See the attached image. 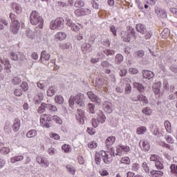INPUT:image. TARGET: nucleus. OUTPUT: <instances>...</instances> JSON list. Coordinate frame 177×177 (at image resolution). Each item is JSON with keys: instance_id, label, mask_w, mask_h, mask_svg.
<instances>
[{"instance_id": "f257e3e1", "label": "nucleus", "mask_w": 177, "mask_h": 177, "mask_svg": "<svg viewBox=\"0 0 177 177\" xmlns=\"http://www.w3.org/2000/svg\"><path fill=\"white\" fill-rule=\"evenodd\" d=\"M10 19L11 20L10 31L14 34V35H16V34L19 32V30H20V22L17 20V17L13 13L10 14Z\"/></svg>"}, {"instance_id": "f03ea898", "label": "nucleus", "mask_w": 177, "mask_h": 177, "mask_svg": "<svg viewBox=\"0 0 177 177\" xmlns=\"http://www.w3.org/2000/svg\"><path fill=\"white\" fill-rule=\"evenodd\" d=\"M30 20L31 24L37 26L39 24V28H42L44 26V19L42 17L39 16V14L37 11H32L30 16Z\"/></svg>"}, {"instance_id": "7ed1b4c3", "label": "nucleus", "mask_w": 177, "mask_h": 177, "mask_svg": "<svg viewBox=\"0 0 177 177\" xmlns=\"http://www.w3.org/2000/svg\"><path fill=\"white\" fill-rule=\"evenodd\" d=\"M100 154L105 164H110L113 161V158L115 157V155L114 153V148H111L110 152L101 151Z\"/></svg>"}, {"instance_id": "20e7f679", "label": "nucleus", "mask_w": 177, "mask_h": 177, "mask_svg": "<svg viewBox=\"0 0 177 177\" xmlns=\"http://www.w3.org/2000/svg\"><path fill=\"white\" fill-rule=\"evenodd\" d=\"M63 26H64V19L62 17H59L54 21H51L50 28L51 30H62Z\"/></svg>"}, {"instance_id": "39448f33", "label": "nucleus", "mask_w": 177, "mask_h": 177, "mask_svg": "<svg viewBox=\"0 0 177 177\" xmlns=\"http://www.w3.org/2000/svg\"><path fill=\"white\" fill-rule=\"evenodd\" d=\"M52 121V118L49 114H44L40 119V122L41 125L45 127L46 128H50L51 124L50 122Z\"/></svg>"}, {"instance_id": "423d86ee", "label": "nucleus", "mask_w": 177, "mask_h": 177, "mask_svg": "<svg viewBox=\"0 0 177 177\" xmlns=\"http://www.w3.org/2000/svg\"><path fill=\"white\" fill-rule=\"evenodd\" d=\"M87 96L91 100V102H94L95 103H97V104L100 105V104L102 103V100H100V98L98 97L92 91L87 92Z\"/></svg>"}, {"instance_id": "0eeeda50", "label": "nucleus", "mask_w": 177, "mask_h": 177, "mask_svg": "<svg viewBox=\"0 0 177 177\" xmlns=\"http://www.w3.org/2000/svg\"><path fill=\"white\" fill-rule=\"evenodd\" d=\"M75 97V103L77 104L80 107H85V102H84V94L79 93Z\"/></svg>"}, {"instance_id": "6e6552de", "label": "nucleus", "mask_w": 177, "mask_h": 177, "mask_svg": "<svg viewBox=\"0 0 177 177\" xmlns=\"http://www.w3.org/2000/svg\"><path fill=\"white\" fill-rule=\"evenodd\" d=\"M37 162L38 164H41V167H49V162L46 158H44L43 156H37L36 158Z\"/></svg>"}, {"instance_id": "1a4fd4ad", "label": "nucleus", "mask_w": 177, "mask_h": 177, "mask_svg": "<svg viewBox=\"0 0 177 177\" xmlns=\"http://www.w3.org/2000/svg\"><path fill=\"white\" fill-rule=\"evenodd\" d=\"M122 39L124 42H131V34L128 31H122Z\"/></svg>"}, {"instance_id": "9d476101", "label": "nucleus", "mask_w": 177, "mask_h": 177, "mask_svg": "<svg viewBox=\"0 0 177 177\" xmlns=\"http://www.w3.org/2000/svg\"><path fill=\"white\" fill-rule=\"evenodd\" d=\"M76 120L80 122V124H84V112L80 109H77V115H76Z\"/></svg>"}, {"instance_id": "9b49d317", "label": "nucleus", "mask_w": 177, "mask_h": 177, "mask_svg": "<svg viewBox=\"0 0 177 177\" xmlns=\"http://www.w3.org/2000/svg\"><path fill=\"white\" fill-rule=\"evenodd\" d=\"M113 104L110 102H106L105 104H104V110L108 114L113 113Z\"/></svg>"}, {"instance_id": "f8f14e48", "label": "nucleus", "mask_w": 177, "mask_h": 177, "mask_svg": "<svg viewBox=\"0 0 177 177\" xmlns=\"http://www.w3.org/2000/svg\"><path fill=\"white\" fill-rule=\"evenodd\" d=\"M45 111H57V108L50 104L42 103Z\"/></svg>"}, {"instance_id": "ddd939ff", "label": "nucleus", "mask_w": 177, "mask_h": 177, "mask_svg": "<svg viewBox=\"0 0 177 177\" xmlns=\"http://www.w3.org/2000/svg\"><path fill=\"white\" fill-rule=\"evenodd\" d=\"M142 76L143 78L150 80L151 78H153L154 77V73L151 71L144 70L142 71Z\"/></svg>"}, {"instance_id": "4468645a", "label": "nucleus", "mask_w": 177, "mask_h": 177, "mask_svg": "<svg viewBox=\"0 0 177 177\" xmlns=\"http://www.w3.org/2000/svg\"><path fill=\"white\" fill-rule=\"evenodd\" d=\"M139 146L142 150H145V151H149L150 150V144L147 142V141H140L139 142Z\"/></svg>"}, {"instance_id": "2eb2a0df", "label": "nucleus", "mask_w": 177, "mask_h": 177, "mask_svg": "<svg viewBox=\"0 0 177 177\" xmlns=\"http://www.w3.org/2000/svg\"><path fill=\"white\" fill-rule=\"evenodd\" d=\"M44 100V94L42 93H37L35 97V104H39Z\"/></svg>"}, {"instance_id": "dca6fc26", "label": "nucleus", "mask_w": 177, "mask_h": 177, "mask_svg": "<svg viewBox=\"0 0 177 177\" xmlns=\"http://www.w3.org/2000/svg\"><path fill=\"white\" fill-rule=\"evenodd\" d=\"M133 85L134 88H136V89H137L140 93H143V92H145V86L143 84L139 82H134Z\"/></svg>"}, {"instance_id": "f3484780", "label": "nucleus", "mask_w": 177, "mask_h": 177, "mask_svg": "<svg viewBox=\"0 0 177 177\" xmlns=\"http://www.w3.org/2000/svg\"><path fill=\"white\" fill-rule=\"evenodd\" d=\"M81 48L83 53H85L88 50V52H90V50H92V46H91V44L88 43H84L82 45Z\"/></svg>"}, {"instance_id": "a211bd4d", "label": "nucleus", "mask_w": 177, "mask_h": 177, "mask_svg": "<svg viewBox=\"0 0 177 177\" xmlns=\"http://www.w3.org/2000/svg\"><path fill=\"white\" fill-rule=\"evenodd\" d=\"M12 129L15 132H17L19 131V129H20V120L19 119L17 118L14 120Z\"/></svg>"}, {"instance_id": "6ab92c4d", "label": "nucleus", "mask_w": 177, "mask_h": 177, "mask_svg": "<svg viewBox=\"0 0 177 177\" xmlns=\"http://www.w3.org/2000/svg\"><path fill=\"white\" fill-rule=\"evenodd\" d=\"M136 30L141 34H146V28L145 27V25L142 24L136 25Z\"/></svg>"}, {"instance_id": "aec40b11", "label": "nucleus", "mask_w": 177, "mask_h": 177, "mask_svg": "<svg viewBox=\"0 0 177 177\" xmlns=\"http://www.w3.org/2000/svg\"><path fill=\"white\" fill-rule=\"evenodd\" d=\"M160 89H161V82H158L153 86V91L154 92L155 95H158V93H160Z\"/></svg>"}, {"instance_id": "412c9836", "label": "nucleus", "mask_w": 177, "mask_h": 177, "mask_svg": "<svg viewBox=\"0 0 177 177\" xmlns=\"http://www.w3.org/2000/svg\"><path fill=\"white\" fill-rule=\"evenodd\" d=\"M56 93V86H50L47 91V96L52 97Z\"/></svg>"}, {"instance_id": "4be33fe9", "label": "nucleus", "mask_w": 177, "mask_h": 177, "mask_svg": "<svg viewBox=\"0 0 177 177\" xmlns=\"http://www.w3.org/2000/svg\"><path fill=\"white\" fill-rule=\"evenodd\" d=\"M18 55L19 56V59L18 60L20 64H23L24 62V60H27V62H31V59H27V57H26V55H24V53L21 52H18Z\"/></svg>"}, {"instance_id": "5701e85b", "label": "nucleus", "mask_w": 177, "mask_h": 177, "mask_svg": "<svg viewBox=\"0 0 177 177\" xmlns=\"http://www.w3.org/2000/svg\"><path fill=\"white\" fill-rule=\"evenodd\" d=\"M67 35L63 32H59L55 35L56 39H59V41H63V39H66Z\"/></svg>"}, {"instance_id": "b1692460", "label": "nucleus", "mask_w": 177, "mask_h": 177, "mask_svg": "<svg viewBox=\"0 0 177 177\" xmlns=\"http://www.w3.org/2000/svg\"><path fill=\"white\" fill-rule=\"evenodd\" d=\"M122 62H124V56L121 54H117L115 58V63H116V64H121Z\"/></svg>"}, {"instance_id": "393cba45", "label": "nucleus", "mask_w": 177, "mask_h": 177, "mask_svg": "<svg viewBox=\"0 0 177 177\" xmlns=\"http://www.w3.org/2000/svg\"><path fill=\"white\" fill-rule=\"evenodd\" d=\"M12 6L13 10H15L17 15L21 13V7L18 3H13Z\"/></svg>"}, {"instance_id": "a878e982", "label": "nucleus", "mask_w": 177, "mask_h": 177, "mask_svg": "<svg viewBox=\"0 0 177 177\" xmlns=\"http://www.w3.org/2000/svg\"><path fill=\"white\" fill-rule=\"evenodd\" d=\"M98 121L101 122V124H103L106 121V116L104 115V113H103V111H100L98 112Z\"/></svg>"}, {"instance_id": "bb28decb", "label": "nucleus", "mask_w": 177, "mask_h": 177, "mask_svg": "<svg viewBox=\"0 0 177 177\" xmlns=\"http://www.w3.org/2000/svg\"><path fill=\"white\" fill-rule=\"evenodd\" d=\"M37 133H38L37 132V130H35V129L30 130L29 131L27 132L26 136L28 138H35V136H37Z\"/></svg>"}, {"instance_id": "cd10ccee", "label": "nucleus", "mask_w": 177, "mask_h": 177, "mask_svg": "<svg viewBox=\"0 0 177 177\" xmlns=\"http://www.w3.org/2000/svg\"><path fill=\"white\" fill-rule=\"evenodd\" d=\"M151 175L152 177H160L162 176V175H164V173L161 171H151Z\"/></svg>"}, {"instance_id": "c85d7f7f", "label": "nucleus", "mask_w": 177, "mask_h": 177, "mask_svg": "<svg viewBox=\"0 0 177 177\" xmlns=\"http://www.w3.org/2000/svg\"><path fill=\"white\" fill-rule=\"evenodd\" d=\"M10 57L12 60H14V62L19 61V53L11 52L10 53Z\"/></svg>"}, {"instance_id": "c756f323", "label": "nucleus", "mask_w": 177, "mask_h": 177, "mask_svg": "<svg viewBox=\"0 0 177 177\" xmlns=\"http://www.w3.org/2000/svg\"><path fill=\"white\" fill-rule=\"evenodd\" d=\"M11 82L14 85H19L21 84V79L19 76H16L12 79Z\"/></svg>"}, {"instance_id": "7c9ffc66", "label": "nucleus", "mask_w": 177, "mask_h": 177, "mask_svg": "<svg viewBox=\"0 0 177 177\" xmlns=\"http://www.w3.org/2000/svg\"><path fill=\"white\" fill-rule=\"evenodd\" d=\"M44 59V60H49V59H50V55L48 53H46V51L44 50L41 52V59Z\"/></svg>"}, {"instance_id": "2f4dec72", "label": "nucleus", "mask_w": 177, "mask_h": 177, "mask_svg": "<svg viewBox=\"0 0 177 177\" xmlns=\"http://www.w3.org/2000/svg\"><path fill=\"white\" fill-rule=\"evenodd\" d=\"M95 84L98 88H100L104 85V79L103 78H97L95 80Z\"/></svg>"}, {"instance_id": "473e14b6", "label": "nucleus", "mask_w": 177, "mask_h": 177, "mask_svg": "<svg viewBox=\"0 0 177 177\" xmlns=\"http://www.w3.org/2000/svg\"><path fill=\"white\" fill-rule=\"evenodd\" d=\"M55 102L57 103L58 104H63L64 102V99L62 95H57L55 97Z\"/></svg>"}, {"instance_id": "72a5a7b5", "label": "nucleus", "mask_w": 177, "mask_h": 177, "mask_svg": "<svg viewBox=\"0 0 177 177\" xmlns=\"http://www.w3.org/2000/svg\"><path fill=\"white\" fill-rule=\"evenodd\" d=\"M115 142V137L110 136L106 139V146H110L111 143H114Z\"/></svg>"}, {"instance_id": "f704fd0d", "label": "nucleus", "mask_w": 177, "mask_h": 177, "mask_svg": "<svg viewBox=\"0 0 177 177\" xmlns=\"http://www.w3.org/2000/svg\"><path fill=\"white\" fill-rule=\"evenodd\" d=\"M26 35L28 38H30V39H34L35 37V35H34V32L30 29H27Z\"/></svg>"}, {"instance_id": "c9c22d12", "label": "nucleus", "mask_w": 177, "mask_h": 177, "mask_svg": "<svg viewBox=\"0 0 177 177\" xmlns=\"http://www.w3.org/2000/svg\"><path fill=\"white\" fill-rule=\"evenodd\" d=\"M120 164H126L127 165H129L131 164V159L129 157H124L120 160Z\"/></svg>"}, {"instance_id": "e433bc0d", "label": "nucleus", "mask_w": 177, "mask_h": 177, "mask_svg": "<svg viewBox=\"0 0 177 177\" xmlns=\"http://www.w3.org/2000/svg\"><path fill=\"white\" fill-rule=\"evenodd\" d=\"M146 131H147V129L146 128V127H140L138 128L137 133L138 135H143V133H145Z\"/></svg>"}, {"instance_id": "4c0bfd02", "label": "nucleus", "mask_w": 177, "mask_h": 177, "mask_svg": "<svg viewBox=\"0 0 177 177\" xmlns=\"http://www.w3.org/2000/svg\"><path fill=\"white\" fill-rule=\"evenodd\" d=\"M75 8H83L85 6V3L82 0H77L75 3Z\"/></svg>"}, {"instance_id": "58836bf2", "label": "nucleus", "mask_w": 177, "mask_h": 177, "mask_svg": "<svg viewBox=\"0 0 177 177\" xmlns=\"http://www.w3.org/2000/svg\"><path fill=\"white\" fill-rule=\"evenodd\" d=\"M66 169L68 172H70L71 174H72V175H75V168H74V167L70 165H67Z\"/></svg>"}, {"instance_id": "ea45409f", "label": "nucleus", "mask_w": 177, "mask_h": 177, "mask_svg": "<svg viewBox=\"0 0 177 177\" xmlns=\"http://www.w3.org/2000/svg\"><path fill=\"white\" fill-rule=\"evenodd\" d=\"M24 156H15L14 158H12L10 161L11 162H16V161H21V160H24Z\"/></svg>"}, {"instance_id": "a19ab883", "label": "nucleus", "mask_w": 177, "mask_h": 177, "mask_svg": "<svg viewBox=\"0 0 177 177\" xmlns=\"http://www.w3.org/2000/svg\"><path fill=\"white\" fill-rule=\"evenodd\" d=\"M128 32H131V35L134 37V38H136V31L135 30V28H133L132 26H128L127 27Z\"/></svg>"}, {"instance_id": "79ce46f5", "label": "nucleus", "mask_w": 177, "mask_h": 177, "mask_svg": "<svg viewBox=\"0 0 177 177\" xmlns=\"http://www.w3.org/2000/svg\"><path fill=\"white\" fill-rule=\"evenodd\" d=\"M88 107L89 113H91V114H95V105L93 104L89 103L88 104Z\"/></svg>"}, {"instance_id": "37998d69", "label": "nucleus", "mask_w": 177, "mask_h": 177, "mask_svg": "<svg viewBox=\"0 0 177 177\" xmlns=\"http://www.w3.org/2000/svg\"><path fill=\"white\" fill-rule=\"evenodd\" d=\"M103 53L106 55V56H113L115 53V51L114 50H109L106 49L103 51Z\"/></svg>"}, {"instance_id": "c03bdc74", "label": "nucleus", "mask_w": 177, "mask_h": 177, "mask_svg": "<svg viewBox=\"0 0 177 177\" xmlns=\"http://www.w3.org/2000/svg\"><path fill=\"white\" fill-rule=\"evenodd\" d=\"M142 113L145 114L146 115H151V109L149 107H147L145 109H142Z\"/></svg>"}, {"instance_id": "a18cd8bd", "label": "nucleus", "mask_w": 177, "mask_h": 177, "mask_svg": "<svg viewBox=\"0 0 177 177\" xmlns=\"http://www.w3.org/2000/svg\"><path fill=\"white\" fill-rule=\"evenodd\" d=\"M0 151L1 154H8V153H10V149L3 147L1 149Z\"/></svg>"}, {"instance_id": "49530a36", "label": "nucleus", "mask_w": 177, "mask_h": 177, "mask_svg": "<svg viewBox=\"0 0 177 177\" xmlns=\"http://www.w3.org/2000/svg\"><path fill=\"white\" fill-rule=\"evenodd\" d=\"M95 161L97 165H100V161H102V159L100 158V153H96Z\"/></svg>"}, {"instance_id": "de8ad7c7", "label": "nucleus", "mask_w": 177, "mask_h": 177, "mask_svg": "<svg viewBox=\"0 0 177 177\" xmlns=\"http://www.w3.org/2000/svg\"><path fill=\"white\" fill-rule=\"evenodd\" d=\"M53 121L57 122V124H59V125L62 124V123L63 122L62 119H60V118H59L57 115H53Z\"/></svg>"}, {"instance_id": "09e8293b", "label": "nucleus", "mask_w": 177, "mask_h": 177, "mask_svg": "<svg viewBox=\"0 0 177 177\" xmlns=\"http://www.w3.org/2000/svg\"><path fill=\"white\" fill-rule=\"evenodd\" d=\"M110 66V63H109V62L107 61H103L102 62H101V67H102L103 68H109Z\"/></svg>"}, {"instance_id": "8fccbe9b", "label": "nucleus", "mask_w": 177, "mask_h": 177, "mask_svg": "<svg viewBox=\"0 0 177 177\" xmlns=\"http://www.w3.org/2000/svg\"><path fill=\"white\" fill-rule=\"evenodd\" d=\"M162 12H165V10L160 8V7H156L155 8V13L158 15L160 16V15H162Z\"/></svg>"}, {"instance_id": "3c124183", "label": "nucleus", "mask_w": 177, "mask_h": 177, "mask_svg": "<svg viewBox=\"0 0 177 177\" xmlns=\"http://www.w3.org/2000/svg\"><path fill=\"white\" fill-rule=\"evenodd\" d=\"M136 56H138V57H143L145 56V51L142 50H140L138 51H136L135 53Z\"/></svg>"}, {"instance_id": "603ef678", "label": "nucleus", "mask_w": 177, "mask_h": 177, "mask_svg": "<svg viewBox=\"0 0 177 177\" xmlns=\"http://www.w3.org/2000/svg\"><path fill=\"white\" fill-rule=\"evenodd\" d=\"M21 88L23 89V91H24V92H26L28 91V84H27V82H24L21 84Z\"/></svg>"}, {"instance_id": "864d4df0", "label": "nucleus", "mask_w": 177, "mask_h": 177, "mask_svg": "<svg viewBox=\"0 0 177 177\" xmlns=\"http://www.w3.org/2000/svg\"><path fill=\"white\" fill-rule=\"evenodd\" d=\"M75 102V96H71L69 99L70 107L73 108L74 106Z\"/></svg>"}, {"instance_id": "5fc2aeb1", "label": "nucleus", "mask_w": 177, "mask_h": 177, "mask_svg": "<svg viewBox=\"0 0 177 177\" xmlns=\"http://www.w3.org/2000/svg\"><path fill=\"white\" fill-rule=\"evenodd\" d=\"M155 166L157 169H162V168H164V165H162V163H161V162L158 160L155 162Z\"/></svg>"}, {"instance_id": "6e6d98bb", "label": "nucleus", "mask_w": 177, "mask_h": 177, "mask_svg": "<svg viewBox=\"0 0 177 177\" xmlns=\"http://www.w3.org/2000/svg\"><path fill=\"white\" fill-rule=\"evenodd\" d=\"M14 95L19 97L21 96V95H23V91L21 89L17 88L14 91Z\"/></svg>"}, {"instance_id": "4d7b16f0", "label": "nucleus", "mask_w": 177, "mask_h": 177, "mask_svg": "<svg viewBox=\"0 0 177 177\" xmlns=\"http://www.w3.org/2000/svg\"><path fill=\"white\" fill-rule=\"evenodd\" d=\"M145 39H150L151 38V36L153 35V33H151V31H147L145 32Z\"/></svg>"}, {"instance_id": "13d9d810", "label": "nucleus", "mask_w": 177, "mask_h": 177, "mask_svg": "<svg viewBox=\"0 0 177 177\" xmlns=\"http://www.w3.org/2000/svg\"><path fill=\"white\" fill-rule=\"evenodd\" d=\"M71 147L68 145H64L62 146V150L64 151L65 153H68V151H70L71 149Z\"/></svg>"}, {"instance_id": "bf43d9fd", "label": "nucleus", "mask_w": 177, "mask_h": 177, "mask_svg": "<svg viewBox=\"0 0 177 177\" xmlns=\"http://www.w3.org/2000/svg\"><path fill=\"white\" fill-rule=\"evenodd\" d=\"M99 122H100L99 120L95 118L92 119L91 120V124L94 128H97V125Z\"/></svg>"}, {"instance_id": "052dcab7", "label": "nucleus", "mask_w": 177, "mask_h": 177, "mask_svg": "<svg viewBox=\"0 0 177 177\" xmlns=\"http://www.w3.org/2000/svg\"><path fill=\"white\" fill-rule=\"evenodd\" d=\"M66 25L68 26V27H72V26L74 24V23H73V21H71V19L67 17L66 18Z\"/></svg>"}, {"instance_id": "680f3d73", "label": "nucleus", "mask_w": 177, "mask_h": 177, "mask_svg": "<svg viewBox=\"0 0 177 177\" xmlns=\"http://www.w3.org/2000/svg\"><path fill=\"white\" fill-rule=\"evenodd\" d=\"M110 31L113 33V35L117 37V30L115 29V26H111L110 27Z\"/></svg>"}, {"instance_id": "e2e57ef3", "label": "nucleus", "mask_w": 177, "mask_h": 177, "mask_svg": "<svg viewBox=\"0 0 177 177\" xmlns=\"http://www.w3.org/2000/svg\"><path fill=\"white\" fill-rule=\"evenodd\" d=\"M142 96H143V95L138 94L136 97L131 98V100H133L134 102H139V101H140L142 100Z\"/></svg>"}, {"instance_id": "0e129e2a", "label": "nucleus", "mask_w": 177, "mask_h": 177, "mask_svg": "<svg viewBox=\"0 0 177 177\" xmlns=\"http://www.w3.org/2000/svg\"><path fill=\"white\" fill-rule=\"evenodd\" d=\"M45 111V108L44 106V104H41V106L39 107L38 110H37V113H39V114H42V113H44Z\"/></svg>"}, {"instance_id": "69168bd1", "label": "nucleus", "mask_w": 177, "mask_h": 177, "mask_svg": "<svg viewBox=\"0 0 177 177\" xmlns=\"http://www.w3.org/2000/svg\"><path fill=\"white\" fill-rule=\"evenodd\" d=\"M165 127L167 129V131H169V129H171V122H169V121L166 120L165 122Z\"/></svg>"}, {"instance_id": "338daca9", "label": "nucleus", "mask_w": 177, "mask_h": 177, "mask_svg": "<svg viewBox=\"0 0 177 177\" xmlns=\"http://www.w3.org/2000/svg\"><path fill=\"white\" fill-rule=\"evenodd\" d=\"M129 73H131V74H138V73H139V71L135 68H130L129 69Z\"/></svg>"}, {"instance_id": "774afa93", "label": "nucleus", "mask_w": 177, "mask_h": 177, "mask_svg": "<svg viewBox=\"0 0 177 177\" xmlns=\"http://www.w3.org/2000/svg\"><path fill=\"white\" fill-rule=\"evenodd\" d=\"M37 86L40 89H44V88H45V84H44V81H39L37 82Z\"/></svg>"}]
</instances>
